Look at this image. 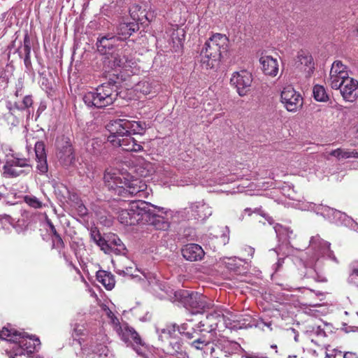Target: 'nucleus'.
Segmentation results:
<instances>
[{
  "mask_svg": "<svg viewBox=\"0 0 358 358\" xmlns=\"http://www.w3.org/2000/svg\"><path fill=\"white\" fill-rule=\"evenodd\" d=\"M191 345L197 350H203L204 348H206L207 350L210 351V345H212V343L206 341L198 336L197 337H195V339L192 341Z\"/></svg>",
  "mask_w": 358,
  "mask_h": 358,
  "instance_id": "72a5a7b5",
  "label": "nucleus"
},
{
  "mask_svg": "<svg viewBox=\"0 0 358 358\" xmlns=\"http://www.w3.org/2000/svg\"><path fill=\"white\" fill-rule=\"evenodd\" d=\"M198 208V206L191 204L189 206L184 208L180 214L185 220H196L200 217Z\"/></svg>",
  "mask_w": 358,
  "mask_h": 358,
  "instance_id": "c756f323",
  "label": "nucleus"
},
{
  "mask_svg": "<svg viewBox=\"0 0 358 358\" xmlns=\"http://www.w3.org/2000/svg\"><path fill=\"white\" fill-rule=\"evenodd\" d=\"M148 206V203L140 199L129 203L124 202L117 211V219L124 225H136L140 222H143L145 208Z\"/></svg>",
  "mask_w": 358,
  "mask_h": 358,
  "instance_id": "39448f33",
  "label": "nucleus"
},
{
  "mask_svg": "<svg viewBox=\"0 0 358 358\" xmlns=\"http://www.w3.org/2000/svg\"><path fill=\"white\" fill-rule=\"evenodd\" d=\"M239 96H244L246 95V91H238Z\"/></svg>",
  "mask_w": 358,
  "mask_h": 358,
  "instance_id": "bf43d9fd",
  "label": "nucleus"
},
{
  "mask_svg": "<svg viewBox=\"0 0 358 358\" xmlns=\"http://www.w3.org/2000/svg\"><path fill=\"white\" fill-rule=\"evenodd\" d=\"M33 104L32 97L29 95H25L22 98V101H14V106L18 110H24L29 108Z\"/></svg>",
  "mask_w": 358,
  "mask_h": 358,
  "instance_id": "473e14b6",
  "label": "nucleus"
},
{
  "mask_svg": "<svg viewBox=\"0 0 358 358\" xmlns=\"http://www.w3.org/2000/svg\"><path fill=\"white\" fill-rule=\"evenodd\" d=\"M329 155L336 157L338 159H348L349 156L348 155V150H343L342 148L334 150L329 153Z\"/></svg>",
  "mask_w": 358,
  "mask_h": 358,
  "instance_id": "a19ab883",
  "label": "nucleus"
},
{
  "mask_svg": "<svg viewBox=\"0 0 358 358\" xmlns=\"http://www.w3.org/2000/svg\"><path fill=\"white\" fill-rule=\"evenodd\" d=\"M24 64L27 70H30L32 68L31 61V55L24 56Z\"/></svg>",
  "mask_w": 358,
  "mask_h": 358,
  "instance_id": "603ef678",
  "label": "nucleus"
},
{
  "mask_svg": "<svg viewBox=\"0 0 358 358\" xmlns=\"http://www.w3.org/2000/svg\"><path fill=\"white\" fill-rule=\"evenodd\" d=\"M6 162L3 167V175L6 178H15L22 174H27L22 168H31L30 161L26 158H20L15 154H6Z\"/></svg>",
  "mask_w": 358,
  "mask_h": 358,
  "instance_id": "1a4fd4ad",
  "label": "nucleus"
},
{
  "mask_svg": "<svg viewBox=\"0 0 358 358\" xmlns=\"http://www.w3.org/2000/svg\"><path fill=\"white\" fill-rule=\"evenodd\" d=\"M91 237L101 248V250H105V246H108L107 242L101 238L98 231L92 230Z\"/></svg>",
  "mask_w": 358,
  "mask_h": 358,
  "instance_id": "4c0bfd02",
  "label": "nucleus"
},
{
  "mask_svg": "<svg viewBox=\"0 0 358 358\" xmlns=\"http://www.w3.org/2000/svg\"><path fill=\"white\" fill-rule=\"evenodd\" d=\"M158 210V213L152 212L148 206L145 208L143 223L152 225L157 230H167L170 227L171 220L173 217V212L164 208L152 206Z\"/></svg>",
  "mask_w": 358,
  "mask_h": 358,
  "instance_id": "6e6552de",
  "label": "nucleus"
},
{
  "mask_svg": "<svg viewBox=\"0 0 358 358\" xmlns=\"http://www.w3.org/2000/svg\"><path fill=\"white\" fill-rule=\"evenodd\" d=\"M34 151L37 163V170L42 174L46 173L48 167L44 143L42 141H37L35 143Z\"/></svg>",
  "mask_w": 358,
  "mask_h": 358,
  "instance_id": "4be33fe9",
  "label": "nucleus"
},
{
  "mask_svg": "<svg viewBox=\"0 0 358 358\" xmlns=\"http://www.w3.org/2000/svg\"><path fill=\"white\" fill-rule=\"evenodd\" d=\"M129 176V173L120 172L115 169H108L106 170L103 180L106 186L109 189L114 190L118 195L124 194V180Z\"/></svg>",
  "mask_w": 358,
  "mask_h": 358,
  "instance_id": "9b49d317",
  "label": "nucleus"
},
{
  "mask_svg": "<svg viewBox=\"0 0 358 358\" xmlns=\"http://www.w3.org/2000/svg\"><path fill=\"white\" fill-rule=\"evenodd\" d=\"M271 348H273V349H276L277 348V345H271Z\"/></svg>",
  "mask_w": 358,
  "mask_h": 358,
  "instance_id": "e2e57ef3",
  "label": "nucleus"
},
{
  "mask_svg": "<svg viewBox=\"0 0 358 358\" xmlns=\"http://www.w3.org/2000/svg\"><path fill=\"white\" fill-rule=\"evenodd\" d=\"M71 346L77 355H94L99 358H113L105 345L106 335L101 331L96 334H89L84 324H75L72 333Z\"/></svg>",
  "mask_w": 358,
  "mask_h": 358,
  "instance_id": "f03ea898",
  "label": "nucleus"
},
{
  "mask_svg": "<svg viewBox=\"0 0 358 358\" xmlns=\"http://www.w3.org/2000/svg\"><path fill=\"white\" fill-rule=\"evenodd\" d=\"M306 87H307V86L305 85V83H302V84L301 85V88Z\"/></svg>",
  "mask_w": 358,
  "mask_h": 358,
  "instance_id": "0e129e2a",
  "label": "nucleus"
},
{
  "mask_svg": "<svg viewBox=\"0 0 358 358\" xmlns=\"http://www.w3.org/2000/svg\"><path fill=\"white\" fill-rule=\"evenodd\" d=\"M126 128H127L128 130V135H142L145 130V123L137 121H131L126 119Z\"/></svg>",
  "mask_w": 358,
  "mask_h": 358,
  "instance_id": "cd10ccee",
  "label": "nucleus"
},
{
  "mask_svg": "<svg viewBox=\"0 0 358 358\" xmlns=\"http://www.w3.org/2000/svg\"><path fill=\"white\" fill-rule=\"evenodd\" d=\"M97 280L108 290H111L115 284L114 275L105 271H99L96 273Z\"/></svg>",
  "mask_w": 358,
  "mask_h": 358,
  "instance_id": "a878e982",
  "label": "nucleus"
},
{
  "mask_svg": "<svg viewBox=\"0 0 358 358\" xmlns=\"http://www.w3.org/2000/svg\"><path fill=\"white\" fill-rule=\"evenodd\" d=\"M296 68L304 73L306 79L310 78L315 69L312 56L308 52H299L296 61Z\"/></svg>",
  "mask_w": 358,
  "mask_h": 358,
  "instance_id": "aec40b11",
  "label": "nucleus"
},
{
  "mask_svg": "<svg viewBox=\"0 0 358 358\" xmlns=\"http://www.w3.org/2000/svg\"><path fill=\"white\" fill-rule=\"evenodd\" d=\"M165 293H166V294L167 295V297L169 298V299L171 301H172V302H177L178 301L177 291L173 290L170 287H168V288H166L165 289Z\"/></svg>",
  "mask_w": 358,
  "mask_h": 358,
  "instance_id": "a18cd8bd",
  "label": "nucleus"
},
{
  "mask_svg": "<svg viewBox=\"0 0 358 358\" xmlns=\"http://www.w3.org/2000/svg\"><path fill=\"white\" fill-rule=\"evenodd\" d=\"M227 37L221 34H215L207 40L200 53L202 68L211 69L217 66L222 54L227 50Z\"/></svg>",
  "mask_w": 358,
  "mask_h": 358,
  "instance_id": "20e7f679",
  "label": "nucleus"
},
{
  "mask_svg": "<svg viewBox=\"0 0 358 358\" xmlns=\"http://www.w3.org/2000/svg\"><path fill=\"white\" fill-rule=\"evenodd\" d=\"M156 332L158 334L159 340L162 342H166L172 348L170 353H178L179 351V341L178 334L179 327L176 323L166 324L164 328H156Z\"/></svg>",
  "mask_w": 358,
  "mask_h": 358,
  "instance_id": "f8f14e48",
  "label": "nucleus"
},
{
  "mask_svg": "<svg viewBox=\"0 0 358 358\" xmlns=\"http://www.w3.org/2000/svg\"><path fill=\"white\" fill-rule=\"evenodd\" d=\"M107 140L113 146L121 147L127 152H139L143 150V145L130 135H126L122 138L108 136Z\"/></svg>",
  "mask_w": 358,
  "mask_h": 358,
  "instance_id": "dca6fc26",
  "label": "nucleus"
},
{
  "mask_svg": "<svg viewBox=\"0 0 358 358\" xmlns=\"http://www.w3.org/2000/svg\"><path fill=\"white\" fill-rule=\"evenodd\" d=\"M138 15L139 17V19H134V20H136L137 22H143V20L144 19H145V20H147L148 21L150 20L149 17L147 15V13H145V9L142 10L141 8L139 13H138Z\"/></svg>",
  "mask_w": 358,
  "mask_h": 358,
  "instance_id": "8fccbe9b",
  "label": "nucleus"
},
{
  "mask_svg": "<svg viewBox=\"0 0 358 358\" xmlns=\"http://www.w3.org/2000/svg\"><path fill=\"white\" fill-rule=\"evenodd\" d=\"M62 188H63L64 192H63L64 194V193H66V194L69 193L68 189L66 188V187H62Z\"/></svg>",
  "mask_w": 358,
  "mask_h": 358,
  "instance_id": "680f3d73",
  "label": "nucleus"
},
{
  "mask_svg": "<svg viewBox=\"0 0 358 358\" xmlns=\"http://www.w3.org/2000/svg\"><path fill=\"white\" fill-rule=\"evenodd\" d=\"M26 202L31 207L35 208H41L43 206L41 201L36 197H27Z\"/></svg>",
  "mask_w": 358,
  "mask_h": 358,
  "instance_id": "c03bdc74",
  "label": "nucleus"
},
{
  "mask_svg": "<svg viewBox=\"0 0 358 358\" xmlns=\"http://www.w3.org/2000/svg\"><path fill=\"white\" fill-rule=\"evenodd\" d=\"M122 80L119 78L117 75L113 74L111 77H110L106 82L100 84L99 87H101L103 88H113L115 87L116 90L122 87Z\"/></svg>",
  "mask_w": 358,
  "mask_h": 358,
  "instance_id": "7c9ffc66",
  "label": "nucleus"
},
{
  "mask_svg": "<svg viewBox=\"0 0 358 358\" xmlns=\"http://www.w3.org/2000/svg\"><path fill=\"white\" fill-rule=\"evenodd\" d=\"M106 91H87L83 96V101L87 106H94L96 108H103L113 103L115 96L113 94H107Z\"/></svg>",
  "mask_w": 358,
  "mask_h": 358,
  "instance_id": "ddd939ff",
  "label": "nucleus"
},
{
  "mask_svg": "<svg viewBox=\"0 0 358 358\" xmlns=\"http://www.w3.org/2000/svg\"><path fill=\"white\" fill-rule=\"evenodd\" d=\"M39 83L41 84V87L42 88H45L46 90L52 89L51 85L48 82V78L44 76L40 77Z\"/></svg>",
  "mask_w": 358,
  "mask_h": 358,
  "instance_id": "09e8293b",
  "label": "nucleus"
},
{
  "mask_svg": "<svg viewBox=\"0 0 358 358\" xmlns=\"http://www.w3.org/2000/svg\"><path fill=\"white\" fill-rule=\"evenodd\" d=\"M77 210H78V214L80 216H84V215H87V210L83 203L78 204Z\"/></svg>",
  "mask_w": 358,
  "mask_h": 358,
  "instance_id": "3c124183",
  "label": "nucleus"
},
{
  "mask_svg": "<svg viewBox=\"0 0 358 358\" xmlns=\"http://www.w3.org/2000/svg\"><path fill=\"white\" fill-rule=\"evenodd\" d=\"M343 358H358V353L355 351L345 352Z\"/></svg>",
  "mask_w": 358,
  "mask_h": 358,
  "instance_id": "864d4df0",
  "label": "nucleus"
},
{
  "mask_svg": "<svg viewBox=\"0 0 358 358\" xmlns=\"http://www.w3.org/2000/svg\"><path fill=\"white\" fill-rule=\"evenodd\" d=\"M259 63L262 71L265 75L276 76L278 73V62L276 59L271 56L262 55L259 58Z\"/></svg>",
  "mask_w": 358,
  "mask_h": 358,
  "instance_id": "b1692460",
  "label": "nucleus"
},
{
  "mask_svg": "<svg viewBox=\"0 0 358 358\" xmlns=\"http://www.w3.org/2000/svg\"><path fill=\"white\" fill-rule=\"evenodd\" d=\"M343 98L350 102L354 101L358 96V91H340Z\"/></svg>",
  "mask_w": 358,
  "mask_h": 358,
  "instance_id": "58836bf2",
  "label": "nucleus"
},
{
  "mask_svg": "<svg viewBox=\"0 0 358 358\" xmlns=\"http://www.w3.org/2000/svg\"><path fill=\"white\" fill-rule=\"evenodd\" d=\"M348 155H349L348 158H350V157L358 158V151L356 150H354L352 151H348Z\"/></svg>",
  "mask_w": 358,
  "mask_h": 358,
  "instance_id": "6e6d98bb",
  "label": "nucleus"
},
{
  "mask_svg": "<svg viewBox=\"0 0 358 358\" xmlns=\"http://www.w3.org/2000/svg\"><path fill=\"white\" fill-rule=\"evenodd\" d=\"M351 275H355L358 276V268H354L352 271Z\"/></svg>",
  "mask_w": 358,
  "mask_h": 358,
  "instance_id": "13d9d810",
  "label": "nucleus"
},
{
  "mask_svg": "<svg viewBox=\"0 0 358 358\" xmlns=\"http://www.w3.org/2000/svg\"><path fill=\"white\" fill-rule=\"evenodd\" d=\"M245 213H248V215H251V213H252V210L250 208H245Z\"/></svg>",
  "mask_w": 358,
  "mask_h": 358,
  "instance_id": "052dcab7",
  "label": "nucleus"
},
{
  "mask_svg": "<svg viewBox=\"0 0 358 358\" xmlns=\"http://www.w3.org/2000/svg\"><path fill=\"white\" fill-rule=\"evenodd\" d=\"M314 90H324V87L323 86H320V85H315L314 88H313Z\"/></svg>",
  "mask_w": 358,
  "mask_h": 358,
  "instance_id": "4d7b16f0",
  "label": "nucleus"
},
{
  "mask_svg": "<svg viewBox=\"0 0 358 358\" xmlns=\"http://www.w3.org/2000/svg\"><path fill=\"white\" fill-rule=\"evenodd\" d=\"M102 309L105 313V315L108 317L110 320V324L113 326V328L115 327L120 322H119L118 318L115 316V313L106 306H103Z\"/></svg>",
  "mask_w": 358,
  "mask_h": 358,
  "instance_id": "c9c22d12",
  "label": "nucleus"
},
{
  "mask_svg": "<svg viewBox=\"0 0 358 358\" xmlns=\"http://www.w3.org/2000/svg\"><path fill=\"white\" fill-rule=\"evenodd\" d=\"M116 246V248L114 250L116 251L117 254H123L126 250V248L122 241L117 236H115L111 241L110 245L108 244V246H105V252H109L110 250H113L112 245Z\"/></svg>",
  "mask_w": 358,
  "mask_h": 358,
  "instance_id": "2f4dec72",
  "label": "nucleus"
},
{
  "mask_svg": "<svg viewBox=\"0 0 358 358\" xmlns=\"http://www.w3.org/2000/svg\"><path fill=\"white\" fill-rule=\"evenodd\" d=\"M20 91H15L13 93V99H15L13 101H10V103H13L14 101H22V98L24 96L22 94H20Z\"/></svg>",
  "mask_w": 358,
  "mask_h": 358,
  "instance_id": "5fc2aeb1",
  "label": "nucleus"
},
{
  "mask_svg": "<svg viewBox=\"0 0 358 358\" xmlns=\"http://www.w3.org/2000/svg\"><path fill=\"white\" fill-rule=\"evenodd\" d=\"M46 224H47V226L48 227V229H47V230L51 234H52V236H54L55 237V238L57 239V242L62 243L63 242H62V239L61 236L57 233V231L55 226L52 223V222L49 219H48V218L46 219Z\"/></svg>",
  "mask_w": 358,
  "mask_h": 358,
  "instance_id": "ea45409f",
  "label": "nucleus"
},
{
  "mask_svg": "<svg viewBox=\"0 0 358 358\" xmlns=\"http://www.w3.org/2000/svg\"><path fill=\"white\" fill-rule=\"evenodd\" d=\"M357 133H358V129H357Z\"/></svg>",
  "mask_w": 358,
  "mask_h": 358,
  "instance_id": "774afa93",
  "label": "nucleus"
},
{
  "mask_svg": "<svg viewBox=\"0 0 358 358\" xmlns=\"http://www.w3.org/2000/svg\"><path fill=\"white\" fill-rule=\"evenodd\" d=\"M346 69V66L341 61L336 60L332 64L329 74L332 90H358V81L349 77Z\"/></svg>",
  "mask_w": 358,
  "mask_h": 358,
  "instance_id": "0eeeda50",
  "label": "nucleus"
},
{
  "mask_svg": "<svg viewBox=\"0 0 358 358\" xmlns=\"http://www.w3.org/2000/svg\"><path fill=\"white\" fill-rule=\"evenodd\" d=\"M124 194L122 195L125 196L127 194L136 196L139 198H144L147 194V185L142 180L130 176L125 178L124 180Z\"/></svg>",
  "mask_w": 358,
  "mask_h": 358,
  "instance_id": "2eb2a0df",
  "label": "nucleus"
},
{
  "mask_svg": "<svg viewBox=\"0 0 358 358\" xmlns=\"http://www.w3.org/2000/svg\"><path fill=\"white\" fill-rule=\"evenodd\" d=\"M0 338L6 341V352L9 358L29 356L36 350L41 342L34 336H28L25 333H20L15 330L3 327L0 331Z\"/></svg>",
  "mask_w": 358,
  "mask_h": 358,
  "instance_id": "7ed1b4c3",
  "label": "nucleus"
},
{
  "mask_svg": "<svg viewBox=\"0 0 358 358\" xmlns=\"http://www.w3.org/2000/svg\"><path fill=\"white\" fill-rule=\"evenodd\" d=\"M140 9H141V7L138 5H134L133 6H131L130 8L129 13H130V15L133 18V20L139 19L138 13H139Z\"/></svg>",
  "mask_w": 358,
  "mask_h": 358,
  "instance_id": "de8ad7c7",
  "label": "nucleus"
},
{
  "mask_svg": "<svg viewBox=\"0 0 358 358\" xmlns=\"http://www.w3.org/2000/svg\"><path fill=\"white\" fill-rule=\"evenodd\" d=\"M314 98L317 101H327L329 99V95L327 91H313Z\"/></svg>",
  "mask_w": 358,
  "mask_h": 358,
  "instance_id": "79ce46f5",
  "label": "nucleus"
},
{
  "mask_svg": "<svg viewBox=\"0 0 358 358\" xmlns=\"http://www.w3.org/2000/svg\"><path fill=\"white\" fill-rule=\"evenodd\" d=\"M110 133L109 136H114L122 138L128 135V130L126 128V119L118 118L110 120L106 127Z\"/></svg>",
  "mask_w": 358,
  "mask_h": 358,
  "instance_id": "5701e85b",
  "label": "nucleus"
},
{
  "mask_svg": "<svg viewBox=\"0 0 358 358\" xmlns=\"http://www.w3.org/2000/svg\"><path fill=\"white\" fill-rule=\"evenodd\" d=\"M124 194L122 195L125 196L127 194L136 196L139 198H144L147 194V185L142 180L130 176L125 178L124 180Z\"/></svg>",
  "mask_w": 358,
  "mask_h": 358,
  "instance_id": "4468645a",
  "label": "nucleus"
},
{
  "mask_svg": "<svg viewBox=\"0 0 358 358\" xmlns=\"http://www.w3.org/2000/svg\"><path fill=\"white\" fill-rule=\"evenodd\" d=\"M223 320V315L217 312H213L207 315L206 318L204 321H202L203 326L207 325L210 328V331L215 329L218 324Z\"/></svg>",
  "mask_w": 358,
  "mask_h": 358,
  "instance_id": "bb28decb",
  "label": "nucleus"
},
{
  "mask_svg": "<svg viewBox=\"0 0 358 358\" xmlns=\"http://www.w3.org/2000/svg\"><path fill=\"white\" fill-rule=\"evenodd\" d=\"M238 348V344L224 337H221L212 343L210 345L211 358H227Z\"/></svg>",
  "mask_w": 358,
  "mask_h": 358,
  "instance_id": "9d476101",
  "label": "nucleus"
},
{
  "mask_svg": "<svg viewBox=\"0 0 358 358\" xmlns=\"http://www.w3.org/2000/svg\"><path fill=\"white\" fill-rule=\"evenodd\" d=\"M195 324L190 321L189 324L184 323L180 325V335L185 336L187 339H192L199 336V331L194 327Z\"/></svg>",
  "mask_w": 358,
  "mask_h": 358,
  "instance_id": "c85d7f7f",
  "label": "nucleus"
},
{
  "mask_svg": "<svg viewBox=\"0 0 358 358\" xmlns=\"http://www.w3.org/2000/svg\"><path fill=\"white\" fill-rule=\"evenodd\" d=\"M180 252L186 260L190 262L201 260L205 255L203 248L195 243L185 245L181 249Z\"/></svg>",
  "mask_w": 358,
  "mask_h": 358,
  "instance_id": "412c9836",
  "label": "nucleus"
},
{
  "mask_svg": "<svg viewBox=\"0 0 358 358\" xmlns=\"http://www.w3.org/2000/svg\"><path fill=\"white\" fill-rule=\"evenodd\" d=\"M324 358H331L330 356L326 353V355H325V357Z\"/></svg>",
  "mask_w": 358,
  "mask_h": 358,
  "instance_id": "338daca9",
  "label": "nucleus"
},
{
  "mask_svg": "<svg viewBox=\"0 0 358 358\" xmlns=\"http://www.w3.org/2000/svg\"><path fill=\"white\" fill-rule=\"evenodd\" d=\"M21 48L22 50L19 52L20 57L22 53H23L24 56L31 55V40L28 34H26L24 36L23 45Z\"/></svg>",
  "mask_w": 358,
  "mask_h": 358,
  "instance_id": "e433bc0d",
  "label": "nucleus"
},
{
  "mask_svg": "<svg viewBox=\"0 0 358 358\" xmlns=\"http://www.w3.org/2000/svg\"><path fill=\"white\" fill-rule=\"evenodd\" d=\"M91 146L92 147V152L95 155L101 151V141L98 138H93L90 141Z\"/></svg>",
  "mask_w": 358,
  "mask_h": 358,
  "instance_id": "37998d69",
  "label": "nucleus"
},
{
  "mask_svg": "<svg viewBox=\"0 0 358 358\" xmlns=\"http://www.w3.org/2000/svg\"><path fill=\"white\" fill-rule=\"evenodd\" d=\"M133 171L140 177H148L155 172L153 164L143 158H138L134 164Z\"/></svg>",
  "mask_w": 358,
  "mask_h": 358,
  "instance_id": "393cba45",
  "label": "nucleus"
},
{
  "mask_svg": "<svg viewBox=\"0 0 358 358\" xmlns=\"http://www.w3.org/2000/svg\"><path fill=\"white\" fill-rule=\"evenodd\" d=\"M242 252L245 258L249 259L253 257L255 249L251 246L246 245L242 249Z\"/></svg>",
  "mask_w": 358,
  "mask_h": 358,
  "instance_id": "49530a36",
  "label": "nucleus"
},
{
  "mask_svg": "<svg viewBox=\"0 0 358 358\" xmlns=\"http://www.w3.org/2000/svg\"><path fill=\"white\" fill-rule=\"evenodd\" d=\"M138 29V24L136 22H122L117 27L115 34L106 33L99 35L96 45L100 54L108 56L104 61L105 65L113 69L125 66L127 61L123 52L127 46L125 41Z\"/></svg>",
  "mask_w": 358,
  "mask_h": 358,
  "instance_id": "f257e3e1",
  "label": "nucleus"
},
{
  "mask_svg": "<svg viewBox=\"0 0 358 358\" xmlns=\"http://www.w3.org/2000/svg\"><path fill=\"white\" fill-rule=\"evenodd\" d=\"M298 337H299V335H296V336H294V340H295L296 341H298Z\"/></svg>",
  "mask_w": 358,
  "mask_h": 358,
  "instance_id": "69168bd1",
  "label": "nucleus"
},
{
  "mask_svg": "<svg viewBox=\"0 0 358 358\" xmlns=\"http://www.w3.org/2000/svg\"><path fill=\"white\" fill-rule=\"evenodd\" d=\"M58 157L60 159L64 162H71L73 159L72 147L71 145L66 146L64 148V151H60L59 152Z\"/></svg>",
  "mask_w": 358,
  "mask_h": 358,
  "instance_id": "f704fd0d",
  "label": "nucleus"
},
{
  "mask_svg": "<svg viewBox=\"0 0 358 358\" xmlns=\"http://www.w3.org/2000/svg\"><path fill=\"white\" fill-rule=\"evenodd\" d=\"M113 329L125 343H130L134 350L143 358H154L151 349L143 343L137 332L128 324L120 323Z\"/></svg>",
  "mask_w": 358,
  "mask_h": 358,
  "instance_id": "423d86ee",
  "label": "nucleus"
},
{
  "mask_svg": "<svg viewBox=\"0 0 358 358\" xmlns=\"http://www.w3.org/2000/svg\"><path fill=\"white\" fill-rule=\"evenodd\" d=\"M253 81L252 73L245 69L234 72L230 78V85L236 90L250 87Z\"/></svg>",
  "mask_w": 358,
  "mask_h": 358,
  "instance_id": "a211bd4d",
  "label": "nucleus"
},
{
  "mask_svg": "<svg viewBox=\"0 0 358 358\" xmlns=\"http://www.w3.org/2000/svg\"><path fill=\"white\" fill-rule=\"evenodd\" d=\"M281 101L289 112H294L303 106V98L297 91H281Z\"/></svg>",
  "mask_w": 358,
  "mask_h": 358,
  "instance_id": "6ab92c4d",
  "label": "nucleus"
},
{
  "mask_svg": "<svg viewBox=\"0 0 358 358\" xmlns=\"http://www.w3.org/2000/svg\"><path fill=\"white\" fill-rule=\"evenodd\" d=\"M180 303L185 308L186 313L189 310L192 313H195L203 307L198 294L188 290H180Z\"/></svg>",
  "mask_w": 358,
  "mask_h": 358,
  "instance_id": "f3484780",
  "label": "nucleus"
}]
</instances>
